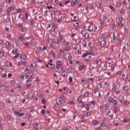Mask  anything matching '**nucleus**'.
I'll return each mask as SVG.
<instances>
[{
    "label": "nucleus",
    "instance_id": "obj_52",
    "mask_svg": "<svg viewBox=\"0 0 130 130\" xmlns=\"http://www.w3.org/2000/svg\"><path fill=\"white\" fill-rule=\"evenodd\" d=\"M6 102L7 103H12V101H11V100H10L9 99L6 100Z\"/></svg>",
    "mask_w": 130,
    "mask_h": 130
},
{
    "label": "nucleus",
    "instance_id": "obj_3",
    "mask_svg": "<svg viewBox=\"0 0 130 130\" xmlns=\"http://www.w3.org/2000/svg\"><path fill=\"white\" fill-rule=\"evenodd\" d=\"M12 53H13L15 55L13 57L14 58H17V57H19V54H18L17 49H14L12 50Z\"/></svg>",
    "mask_w": 130,
    "mask_h": 130
},
{
    "label": "nucleus",
    "instance_id": "obj_47",
    "mask_svg": "<svg viewBox=\"0 0 130 130\" xmlns=\"http://www.w3.org/2000/svg\"><path fill=\"white\" fill-rule=\"evenodd\" d=\"M41 113L42 114H45V110H43H43L41 111Z\"/></svg>",
    "mask_w": 130,
    "mask_h": 130
},
{
    "label": "nucleus",
    "instance_id": "obj_31",
    "mask_svg": "<svg viewBox=\"0 0 130 130\" xmlns=\"http://www.w3.org/2000/svg\"><path fill=\"white\" fill-rule=\"evenodd\" d=\"M113 104L114 105H116V104H117V101L116 100H114L113 101Z\"/></svg>",
    "mask_w": 130,
    "mask_h": 130
},
{
    "label": "nucleus",
    "instance_id": "obj_57",
    "mask_svg": "<svg viewBox=\"0 0 130 130\" xmlns=\"http://www.w3.org/2000/svg\"><path fill=\"white\" fill-rule=\"evenodd\" d=\"M27 116H28V117H27L28 119H30L31 118V115H30L29 114H28L27 115Z\"/></svg>",
    "mask_w": 130,
    "mask_h": 130
},
{
    "label": "nucleus",
    "instance_id": "obj_20",
    "mask_svg": "<svg viewBox=\"0 0 130 130\" xmlns=\"http://www.w3.org/2000/svg\"><path fill=\"white\" fill-rule=\"evenodd\" d=\"M18 18L19 19H23L24 18V15L22 13H20V14L18 16Z\"/></svg>",
    "mask_w": 130,
    "mask_h": 130
},
{
    "label": "nucleus",
    "instance_id": "obj_43",
    "mask_svg": "<svg viewBox=\"0 0 130 130\" xmlns=\"http://www.w3.org/2000/svg\"><path fill=\"white\" fill-rule=\"evenodd\" d=\"M117 5L118 7H120V6H121V2H118L117 3Z\"/></svg>",
    "mask_w": 130,
    "mask_h": 130
},
{
    "label": "nucleus",
    "instance_id": "obj_9",
    "mask_svg": "<svg viewBox=\"0 0 130 130\" xmlns=\"http://www.w3.org/2000/svg\"><path fill=\"white\" fill-rule=\"evenodd\" d=\"M30 70H31V66H26L24 70V72H29Z\"/></svg>",
    "mask_w": 130,
    "mask_h": 130
},
{
    "label": "nucleus",
    "instance_id": "obj_5",
    "mask_svg": "<svg viewBox=\"0 0 130 130\" xmlns=\"http://www.w3.org/2000/svg\"><path fill=\"white\" fill-rule=\"evenodd\" d=\"M11 118H12V116L10 115H7L5 117V120H6V121H10V120H11Z\"/></svg>",
    "mask_w": 130,
    "mask_h": 130
},
{
    "label": "nucleus",
    "instance_id": "obj_48",
    "mask_svg": "<svg viewBox=\"0 0 130 130\" xmlns=\"http://www.w3.org/2000/svg\"><path fill=\"white\" fill-rule=\"evenodd\" d=\"M42 103H43V104H44L45 103H46V101H45V99H43L42 101Z\"/></svg>",
    "mask_w": 130,
    "mask_h": 130
},
{
    "label": "nucleus",
    "instance_id": "obj_19",
    "mask_svg": "<svg viewBox=\"0 0 130 130\" xmlns=\"http://www.w3.org/2000/svg\"><path fill=\"white\" fill-rule=\"evenodd\" d=\"M16 26H17V27H18V28H22V27H23V24L19 23L17 24Z\"/></svg>",
    "mask_w": 130,
    "mask_h": 130
},
{
    "label": "nucleus",
    "instance_id": "obj_18",
    "mask_svg": "<svg viewBox=\"0 0 130 130\" xmlns=\"http://www.w3.org/2000/svg\"><path fill=\"white\" fill-rule=\"evenodd\" d=\"M96 87L98 89H101V88H102V84L100 83H98Z\"/></svg>",
    "mask_w": 130,
    "mask_h": 130
},
{
    "label": "nucleus",
    "instance_id": "obj_33",
    "mask_svg": "<svg viewBox=\"0 0 130 130\" xmlns=\"http://www.w3.org/2000/svg\"><path fill=\"white\" fill-rule=\"evenodd\" d=\"M112 100H113V99H112V98H109L108 99V101L109 103H111V102L112 101Z\"/></svg>",
    "mask_w": 130,
    "mask_h": 130
},
{
    "label": "nucleus",
    "instance_id": "obj_30",
    "mask_svg": "<svg viewBox=\"0 0 130 130\" xmlns=\"http://www.w3.org/2000/svg\"><path fill=\"white\" fill-rule=\"evenodd\" d=\"M91 28V25H89L88 27H87V30L89 32H92V29H90V28Z\"/></svg>",
    "mask_w": 130,
    "mask_h": 130
},
{
    "label": "nucleus",
    "instance_id": "obj_4",
    "mask_svg": "<svg viewBox=\"0 0 130 130\" xmlns=\"http://www.w3.org/2000/svg\"><path fill=\"white\" fill-rule=\"evenodd\" d=\"M86 54L87 55L95 56V55H97L98 53L96 52H87V53H86Z\"/></svg>",
    "mask_w": 130,
    "mask_h": 130
},
{
    "label": "nucleus",
    "instance_id": "obj_28",
    "mask_svg": "<svg viewBox=\"0 0 130 130\" xmlns=\"http://www.w3.org/2000/svg\"><path fill=\"white\" fill-rule=\"evenodd\" d=\"M61 67V64H56V68L58 70H59V68Z\"/></svg>",
    "mask_w": 130,
    "mask_h": 130
},
{
    "label": "nucleus",
    "instance_id": "obj_10",
    "mask_svg": "<svg viewBox=\"0 0 130 130\" xmlns=\"http://www.w3.org/2000/svg\"><path fill=\"white\" fill-rule=\"evenodd\" d=\"M85 68H86V66L85 65L79 67V72H81V71H83V70H84V69H85Z\"/></svg>",
    "mask_w": 130,
    "mask_h": 130
},
{
    "label": "nucleus",
    "instance_id": "obj_51",
    "mask_svg": "<svg viewBox=\"0 0 130 130\" xmlns=\"http://www.w3.org/2000/svg\"><path fill=\"white\" fill-rule=\"evenodd\" d=\"M124 104H125V105H128V104H129V103L128 102V101H125L124 102Z\"/></svg>",
    "mask_w": 130,
    "mask_h": 130
},
{
    "label": "nucleus",
    "instance_id": "obj_45",
    "mask_svg": "<svg viewBox=\"0 0 130 130\" xmlns=\"http://www.w3.org/2000/svg\"><path fill=\"white\" fill-rule=\"evenodd\" d=\"M120 102H123V101H124V98H123V96H122L120 100Z\"/></svg>",
    "mask_w": 130,
    "mask_h": 130
},
{
    "label": "nucleus",
    "instance_id": "obj_25",
    "mask_svg": "<svg viewBox=\"0 0 130 130\" xmlns=\"http://www.w3.org/2000/svg\"><path fill=\"white\" fill-rule=\"evenodd\" d=\"M4 55H5V53L3 51L0 52V57H4Z\"/></svg>",
    "mask_w": 130,
    "mask_h": 130
},
{
    "label": "nucleus",
    "instance_id": "obj_53",
    "mask_svg": "<svg viewBox=\"0 0 130 130\" xmlns=\"http://www.w3.org/2000/svg\"><path fill=\"white\" fill-rule=\"evenodd\" d=\"M124 33H127V32H128L127 28L124 27Z\"/></svg>",
    "mask_w": 130,
    "mask_h": 130
},
{
    "label": "nucleus",
    "instance_id": "obj_21",
    "mask_svg": "<svg viewBox=\"0 0 130 130\" xmlns=\"http://www.w3.org/2000/svg\"><path fill=\"white\" fill-rule=\"evenodd\" d=\"M61 76L62 77H68V73H66V72H64V73L62 72Z\"/></svg>",
    "mask_w": 130,
    "mask_h": 130
},
{
    "label": "nucleus",
    "instance_id": "obj_42",
    "mask_svg": "<svg viewBox=\"0 0 130 130\" xmlns=\"http://www.w3.org/2000/svg\"><path fill=\"white\" fill-rule=\"evenodd\" d=\"M52 26H53V28L55 29H56V28H57V25H56L55 24H53Z\"/></svg>",
    "mask_w": 130,
    "mask_h": 130
},
{
    "label": "nucleus",
    "instance_id": "obj_14",
    "mask_svg": "<svg viewBox=\"0 0 130 130\" xmlns=\"http://www.w3.org/2000/svg\"><path fill=\"white\" fill-rule=\"evenodd\" d=\"M6 66L7 67L11 68V67H12V63H11L10 61H8L6 62Z\"/></svg>",
    "mask_w": 130,
    "mask_h": 130
},
{
    "label": "nucleus",
    "instance_id": "obj_49",
    "mask_svg": "<svg viewBox=\"0 0 130 130\" xmlns=\"http://www.w3.org/2000/svg\"><path fill=\"white\" fill-rule=\"evenodd\" d=\"M5 87V84L4 83H1L0 84V88H3Z\"/></svg>",
    "mask_w": 130,
    "mask_h": 130
},
{
    "label": "nucleus",
    "instance_id": "obj_58",
    "mask_svg": "<svg viewBox=\"0 0 130 130\" xmlns=\"http://www.w3.org/2000/svg\"><path fill=\"white\" fill-rule=\"evenodd\" d=\"M101 129H102V126H99L96 128V130H101Z\"/></svg>",
    "mask_w": 130,
    "mask_h": 130
},
{
    "label": "nucleus",
    "instance_id": "obj_59",
    "mask_svg": "<svg viewBox=\"0 0 130 130\" xmlns=\"http://www.w3.org/2000/svg\"><path fill=\"white\" fill-rule=\"evenodd\" d=\"M6 3L7 4H10V3H12V0H6Z\"/></svg>",
    "mask_w": 130,
    "mask_h": 130
},
{
    "label": "nucleus",
    "instance_id": "obj_27",
    "mask_svg": "<svg viewBox=\"0 0 130 130\" xmlns=\"http://www.w3.org/2000/svg\"><path fill=\"white\" fill-rule=\"evenodd\" d=\"M118 21H119V23H122V21H123L122 17H119Z\"/></svg>",
    "mask_w": 130,
    "mask_h": 130
},
{
    "label": "nucleus",
    "instance_id": "obj_2",
    "mask_svg": "<svg viewBox=\"0 0 130 130\" xmlns=\"http://www.w3.org/2000/svg\"><path fill=\"white\" fill-rule=\"evenodd\" d=\"M29 77V73H24L23 74H21L19 76L20 80H23L24 78L25 79H28Z\"/></svg>",
    "mask_w": 130,
    "mask_h": 130
},
{
    "label": "nucleus",
    "instance_id": "obj_40",
    "mask_svg": "<svg viewBox=\"0 0 130 130\" xmlns=\"http://www.w3.org/2000/svg\"><path fill=\"white\" fill-rule=\"evenodd\" d=\"M107 18L105 16H104L103 17V22H106V20H107Z\"/></svg>",
    "mask_w": 130,
    "mask_h": 130
},
{
    "label": "nucleus",
    "instance_id": "obj_15",
    "mask_svg": "<svg viewBox=\"0 0 130 130\" xmlns=\"http://www.w3.org/2000/svg\"><path fill=\"white\" fill-rule=\"evenodd\" d=\"M117 25L118 26V27H120L121 28L123 27V23H122V22H118Z\"/></svg>",
    "mask_w": 130,
    "mask_h": 130
},
{
    "label": "nucleus",
    "instance_id": "obj_60",
    "mask_svg": "<svg viewBox=\"0 0 130 130\" xmlns=\"http://www.w3.org/2000/svg\"><path fill=\"white\" fill-rule=\"evenodd\" d=\"M76 5V3L75 2H71V6H75Z\"/></svg>",
    "mask_w": 130,
    "mask_h": 130
},
{
    "label": "nucleus",
    "instance_id": "obj_32",
    "mask_svg": "<svg viewBox=\"0 0 130 130\" xmlns=\"http://www.w3.org/2000/svg\"><path fill=\"white\" fill-rule=\"evenodd\" d=\"M73 71V68H69L68 69V71L69 73H72V71Z\"/></svg>",
    "mask_w": 130,
    "mask_h": 130
},
{
    "label": "nucleus",
    "instance_id": "obj_16",
    "mask_svg": "<svg viewBox=\"0 0 130 130\" xmlns=\"http://www.w3.org/2000/svg\"><path fill=\"white\" fill-rule=\"evenodd\" d=\"M51 69H52L53 71H54V72H58V71H59L57 68L52 67Z\"/></svg>",
    "mask_w": 130,
    "mask_h": 130
},
{
    "label": "nucleus",
    "instance_id": "obj_26",
    "mask_svg": "<svg viewBox=\"0 0 130 130\" xmlns=\"http://www.w3.org/2000/svg\"><path fill=\"white\" fill-rule=\"evenodd\" d=\"M81 82H82V83H84L85 85H87V84H88V81L86 80H85L84 79H82L81 80Z\"/></svg>",
    "mask_w": 130,
    "mask_h": 130
},
{
    "label": "nucleus",
    "instance_id": "obj_23",
    "mask_svg": "<svg viewBox=\"0 0 130 130\" xmlns=\"http://www.w3.org/2000/svg\"><path fill=\"white\" fill-rule=\"evenodd\" d=\"M61 62H62V61L60 60H57L55 61V63L56 64H61Z\"/></svg>",
    "mask_w": 130,
    "mask_h": 130
},
{
    "label": "nucleus",
    "instance_id": "obj_13",
    "mask_svg": "<svg viewBox=\"0 0 130 130\" xmlns=\"http://www.w3.org/2000/svg\"><path fill=\"white\" fill-rule=\"evenodd\" d=\"M32 79L31 78H28L27 80H26L25 83L26 84H29V83H31L32 82Z\"/></svg>",
    "mask_w": 130,
    "mask_h": 130
},
{
    "label": "nucleus",
    "instance_id": "obj_37",
    "mask_svg": "<svg viewBox=\"0 0 130 130\" xmlns=\"http://www.w3.org/2000/svg\"><path fill=\"white\" fill-rule=\"evenodd\" d=\"M17 13H22V9H17Z\"/></svg>",
    "mask_w": 130,
    "mask_h": 130
},
{
    "label": "nucleus",
    "instance_id": "obj_34",
    "mask_svg": "<svg viewBox=\"0 0 130 130\" xmlns=\"http://www.w3.org/2000/svg\"><path fill=\"white\" fill-rule=\"evenodd\" d=\"M85 105H86V104H85V103H82L81 105L80 106V107L83 108L85 107Z\"/></svg>",
    "mask_w": 130,
    "mask_h": 130
},
{
    "label": "nucleus",
    "instance_id": "obj_38",
    "mask_svg": "<svg viewBox=\"0 0 130 130\" xmlns=\"http://www.w3.org/2000/svg\"><path fill=\"white\" fill-rule=\"evenodd\" d=\"M5 91H9L10 90V88L8 86H6L4 88Z\"/></svg>",
    "mask_w": 130,
    "mask_h": 130
},
{
    "label": "nucleus",
    "instance_id": "obj_6",
    "mask_svg": "<svg viewBox=\"0 0 130 130\" xmlns=\"http://www.w3.org/2000/svg\"><path fill=\"white\" fill-rule=\"evenodd\" d=\"M6 46L8 48H10V47H11V46H12V44H11V43L10 42L7 41L6 43Z\"/></svg>",
    "mask_w": 130,
    "mask_h": 130
},
{
    "label": "nucleus",
    "instance_id": "obj_50",
    "mask_svg": "<svg viewBox=\"0 0 130 130\" xmlns=\"http://www.w3.org/2000/svg\"><path fill=\"white\" fill-rule=\"evenodd\" d=\"M26 88H30L31 87V84H28L26 85Z\"/></svg>",
    "mask_w": 130,
    "mask_h": 130
},
{
    "label": "nucleus",
    "instance_id": "obj_8",
    "mask_svg": "<svg viewBox=\"0 0 130 130\" xmlns=\"http://www.w3.org/2000/svg\"><path fill=\"white\" fill-rule=\"evenodd\" d=\"M60 33H61V31H59L58 32V40H59L60 41H61V40H62V36L60 35Z\"/></svg>",
    "mask_w": 130,
    "mask_h": 130
},
{
    "label": "nucleus",
    "instance_id": "obj_64",
    "mask_svg": "<svg viewBox=\"0 0 130 130\" xmlns=\"http://www.w3.org/2000/svg\"><path fill=\"white\" fill-rule=\"evenodd\" d=\"M127 45L128 46H129L130 45V41H128L127 42Z\"/></svg>",
    "mask_w": 130,
    "mask_h": 130
},
{
    "label": "nucleus",
    "instance_id": "obj_7",
    "mask_svg": "<svg viewBox=\"0 0 130 130\" xmlns=\"http://www.w3.org/2000/svg\"><path fill=\"white\" fill-rule=\"evenodd\" d=\"M15 114H16L17 116H19V117H22L23 115H24V114L21 113L19 112H15Z\"/></svg>",
    "mask_w": 130,
    "mask_h": 130
},
{
    "label": "nucleus",
    "instance_id": "obj_24",
    "mask_svg": "<svg viewBox=\"0 0 130 130\" xmlns=\"http://www.w3.org/2000/svg\"><path fill=\"white\" fill-rule=\"evenodd\" d=\"M17 88H18V89H21V88L22 87V85H21V83H18L17 84Z\"/></svg>",
    "mask_w": 130,
    "mask_h": 130
},
{
    "label": "nucleus",
    "instance_id": "obj_36",
    "mask_svg": "<svg viewBox=\"0 0 130 130\" xmlns=\"http://www.w3.org/2000/svg\"><path fill=\"white\" fill-rule=\"evenodd\" d=\"M69 81L70 83H72V82H73V77H70L69 78Z\"/></svg>",
    "mask_w": 130,
    "mask_h": 130
},
{
    "label": "nucleus",
    "instance_id": "obj_12",
    "mask_svg": "<svg viewBox=\"0 0 130 130\" xmlns=\"http://www.w3.org/2000/svg\"><path fill=\"white\" fill-rule=\"evenodd\" d=\"M19 40L20 41H25V38L24 37V36L21 35L19 37Z\"/></svg>",
    "mask_w": 130,
    "mask_h": 130
},
{
    "label": "nucleus",
    "instance_id": "obj_22",
    "mask_svg": "<svg viewBox=\"0 0 130 130\" xmlns=\"http://www.w3.org/2000/svg\"><path fill=\"white\" fill-rule=\"evenodd\" d=\"M89 92H86L84 93V97H89Z\"/></svg>",
    "mask_w": 130,
    "mask_h": 130
},
{
    "label": "nucleus",
    "instance_id": "obj_56",
    "mask_svg": "<svg viewBox=\"0 0 130 130\" xmlns=\"http://www.w3.org/2000/svg\"><path fill=\"white\" fill-rule=\"evenodd\" d=\"M10 17H7L6 19V21L8 23V22L10 21Z\"/></svg>",
    "mask_w": 130,
    "mask_h": 130
},
{
    "label": "nucleus",
    "instance_id": "obj_1",
    "mask_svg": "<svg viewBox=\"0 0 130 130\" xmlns=\"http://www.w3.org/2000/svg\"><path fill=\"white\" fill-rule=\"evenodd\" d=\"M15 10H16L15 6L8 7L7 10V15L11 16V12H13V11H15Z\"/></svg>",
    "mask_w": 130,
    "mask_h": 130
},
{
    "label": "nucleus",
    "instance_id": "obj_44",
    "mask_svg": "<svg viewBox=\"0 0 130 130\" xmlns=\"http://www.w3.org/2000/svg\"><path fill=\"white\" fill-rule=\"evenodd\" d=\"M56 101H58V102H61V101H62L61 100H60V99H59V98H57Z\"/></svg>",
    "mask_w": 130,
    "mask_h": 130
},
{
    "label": "nucleus",
    "instance_id": "obj_55",
    "mask_svg": "<svg viewBox=\"0 0 130 130\" xmlns=\"http://www.w3.org/2000/svg\"><path fill=\"white\" fill-rule=\"evenodd\" d=\"M87 53H84V54H82V57H86V56H87Z\"/></svg>",
    "mask_w": 130,
    "mask_h": 130
},
{
    "label": "nucleus",
    "instance_id": "obj_39",
    "mask_svg": "<svg viewBox=\"0 0 130 130\" xmlns=\"http://www.w3.org/2000/svg\"><path fill=\"white\" fill-rule=\"evenodd\" d=\"M23 44L24 45H25V46H27V47L30 46V44H29V43L28 42L27 43H23Z\"/></svg>",
    "mask_w": 130,
    "mask_h": 130
},
{
    "label": "nucleus",
    "instance_id": "obj_17",
    "mask_svg": "<svg viewBox=\"0 0 130 130\" xmlns=\"http://www.w3.org/2000/svg\"><path fill=\"white\" fill-rule=\"evenodd\" d=\"M59 99L61 100L62 101V100H64V96L62 94H60Z\"/></svg>",
    "mask_w": 130,
    "mask_h": 130
},
{
    "label": "nucleus",
    "instance_id": "obj_35",
    "mask_svg": "<svg viewBox=\"0 0 130 130\" xmlns=\"http://www.w3.org/2000/svg\"><path fill=\"white\" fill-rule=\"evenodd\" d=\"M38 124H37V123H36L34 125V128H37V127H38Z\"/></svg>",
    "mask_w": 130,
    "mask_h": 130
},
{
    "label": "nucleus",
    "instance_id": "obj_62",
    "mask_svg": "<svg viewBox=\"0 0 130 130\" xmlns=\"http://www.w3.org/2000/svg\"><path fill=\"white\" fill-rule=\"evenodd\" d=\"M9 30H10V28H9V27H6L5 28V31H9Z\"/></svg>",
    "mask_w": 130,
    "mask_h": 130
},
{
    "label": "nucleus",
    "instance_id": "obj_61",
    "mask_svg": "<svg viewBox=\"0 0 130 130\" xmlns=\"http://www.w3.org/2000/svg\"><path fill=\"white\" fill-rule=\"evenodd\" d=\"M60 19L61 20H64V16H61L60 17Z\"/></svg>",
    "mask_w": 130,
    "mask_h": 130
},
{
    "label": "nucleus",
    "instance_id": "obj_54",
    "mask_svg": "<svg viewBox=\"0 0 130 130\" xmlns=\"http://www.w3.org/2000/svg\"><path fill=\"white\" fill-rule=\"evenodd\" d=\"M28 13H25V17L26 19V20L28 19Z\"/></svg>",
    "mask_w": 130,
    "mask_h": 130
},
{
    "label": "nucleus",
    "instance_id": "obj_46",
    "mask_svg": "<svg viewBox=\"0 0 130 130\" xmlns=\"http://www.w3.org/2000/svg\"><path fill=\"white\" fill-rule=\"evenodd\" d=\"M123 90H124V91H126V90H127V86H123Z\"/></svg>",
    "mask_w": 130,
    "mask_h": 130
},
{
    "label": "nucleus",
    "instance_id": "obj_63",
    "mask_svg": "<svg viewBox=\"0 0 130 130\" xmlns=\"http://www.w3.org/2000/svg\"><path fill=\"white\" fill-rule=\"evenodd\" d=\"M61 71L62 72V73H64V72H66V71L64 70V68H61Z\"/></svg>",
    "mask_w": 130,
    "mask_h": 130
},
{
    "label": "nucleus",
    "instance_id": "obj_11",
    "mask_svg": "<svg viewBox=\"0 0 130 130\" xmlns=\"http://www.w3.org/2000/svg\"><path fill=\"white\" fill-rule=\"evenodd\" d=\"M92 123L93 125H97V124H98V123H99V122L97 121V120H94L92 121Z\"/></svg>",
    "mask_w": 130,
    "mask_h": 130
},
{
    "label": "nucleus",
    "instance_id": "obj_41",
    "mask_svg": "<svg viewBox=\"0 0 130 130\" xmlns=\"http://www.w3.org/2000/svg\"><path fill=\"white\" fill-rule=\"evenodd\" d=\"M113 40L116 39V37H115V33L114 32L113 33Z\"/></svg>",
    "mask_w": 130,
    "mask_h": 130
},
{
    "label": "nucleus",
    "instance_id": "obj_29",
    "mask_svg": "<svg viewBox=\"0 0 130 130\" xmlns=\"http://www.w3.org/2000/svg\"><path fill=\"white\" fill-rule=\"evenodd\" d=\"M109 8L112 9V11H115L114 7L111 5L109 6Z\"/></svg>",
    "mask_w": 130,
    "mask_h": 130
}]
</instances>
